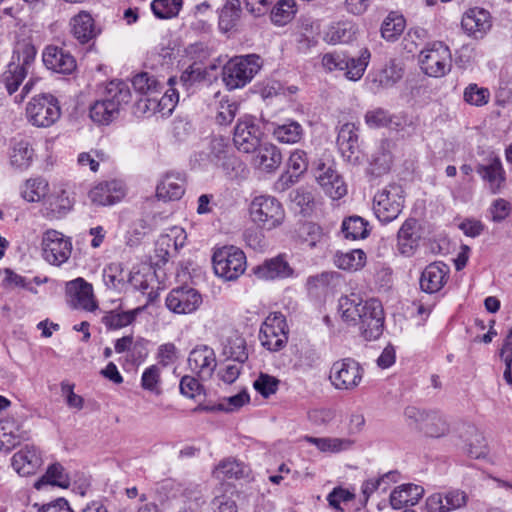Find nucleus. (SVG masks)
<instances>
[{
    "mask_svg": "<svg viewBox=\"0 0 512 512\" xmlns=\"http://www.w3.org/2000/svg\"><path fill=\"white\" fill-rule=\"evenodd\" d=\"M48 182L43 178L28 179L21 188V196L28 202H38L48 193Z\"/></svg>",
    "mask_w": 512,
    "mask_h": 512,
    "instance_id": "38",
    "label": "nucleus"
},
{
    "mask_svg": "<svg viewBox=\"0 0 512 512\" xmlns=\"http://www.w3.org/2000/svg\"><path fill=\"white\" fill-rule=\"evenodd\" d=\"M132 85L140 96H146L151 93H161L162 88L159 80L148 72H142L134 76Z\"/></svg>",
    "mask_w": 512,
    "mask_h": 512,
    "instance_id": "41",
    "label": "nucleus"
},
{
    "mask_svg": "<svg viewBox=\"0 0 512 512\" xmlns=\"http://www.w3.org/2000/svg\"><path fill=\"white\" fill-rule=\"evenodd\" d=\"M60 115L59 102L50 93L35 95L26 105V118L35 127H50L60 118Z\"/></svg>",
    "mask_w": 512,
    "mask_h": 512,
    "instance_id": "4",
    "label": "nucleus"
},
{
    "mask_svg": "<svg viewBox=\"0 0 512 512\" xmlns=\"http://www.w3.org/2000/svg\"><path fill=\"white\" fill-rule=\"evenodd\" d=\"M183 5V0H153L151 10L159 19H170L176 17Z\"/></svg>",
    "mask_w": 512,
    "mask_h": 512,
    "instance_id": "46",
    "label": "nucleus"
},
{
    "mask_svg": "<svg viewBox=\"0 0 512 512\" xmlns=\"http://www.w3.org/2000/svg\"><path fill=\"white\" fill-rule=\"evenodd\" d=\"M27 438L22 421L14 416L0 420V451L9 452Z\"/></svg>",
    "mask_w": 512,
    "mask_h": 512,
    "instance_id": "19",
    "label": "nucleus"
},
{
    "mask_svg": "<svg viewBox=\"0 0 512 512\" xmlns=\"http://www.w3.org/2000/svg\"><path fill=\"white\" fill-rule=\"evenodd\" d=\"M424 488L416 484H403L395 488L390 494V504L394 509H401L407 505H415L422 498Z\"/></svg>",
    "mask_w": 512,
    "mask_h": 512,
    "instance_id": "29",
    "label": "nucleus"
},
{
    "mask_svg": "<svg viewBox=\"0 0 512 512\" xmlns=\"http://www.w3.org/2000/svg\"><path fill=\"white\" fill-rule=\"evenodd\" d=\"M251 220L260 228L272 230L280 226L285 219L282 204L273 196L259 195L253 198L249 206Z\"/></svg>",
    "mask_w": 512,
    "mask_h": 512,
    "instance_id": "3",
    "label": "nucleus"
},
{
    "mask_svg": "<svg viewBox=\"0 0 512 512\" xmlns=\"http://www.w3.org/2000/svg\"><path fill=\"white\" fill-rule=\"evenodd\" d=\"M104 99L115 106L117 113L122 106L128 104L131 100V92L127 83L123 81H111L105 89Z\"/></svg>",
    "mask_w": 512,
    "mask_h": 512,
    "instance_id": "33",
    "label": "nucleus"
},
{
    "mask_svg": "<svg viewBox=\"0 0 512 512\" xmlns=\"http://www.w3.org/2000/svg\"><path fill=\"white\" fill-rule=\"evenodd\" d=\"M397 477L396 472H388L378 478L366 480L361 487L362 494L365 501L377 490L381 488V483L390 485L391 482H395Z\"/></svg>",
    "mask_w": 512,
    "mask_h": 512,
    "instance_id": "60",
    "label": "nucleus"
},
{
    "mask_svg": "<svg viewBox=\"0 0 512 512\" xmlns=\"http://www.w3.org/2000/svg\"><path fill=\"white\" fill-rule=\"evenodd\" d=\"M449 268L442 262L429 264L420 277V288L422 291L433 294L443 288L448 279Z\"/></svg>",
    "mask_w": 512,
    "mask_h": 512,
    "instance_id": "23",
    "label": "nucleus"
},
{
    "mask_svg": "<svg viewBox=\"0 0 512 512\" xmlns=\"http://www.w3.org/2000/svg\"><path fill=\"white\" fill-rule=\"evenodd\" d=\"M135 318V313L133 311L127 312H109L107 313L102 321L106 325V327L110 329H119L125 327L132 323Z\"/></svg>",
    "mask_w": 512,
    "mask_h": 512,
    "instance_id": "59",
    "label": "nucleus"
},
{
    "mask_svg": "<svg viewBox=\"0 0 512 512\" xmlns=\"http://www.w3.org/2000/svg\"><path fill=\"white\" fill-rule=\"evenodd\" d=\"M73 36L82 44L96 37L97 31L91 14L81 11L70 20Z\"/></svg>",
    "mask_w": 512,
    "mask_h": 512,
    "instance_id": "30",
    "label": "nucleus"
},
{
    "mask_svg": "<svg viewBox=\"0 0 512 512\" xmlns=\"http://www.w3.org/2000/svg\"><path fill=\"white\" fill-rule=\"evenodd\" d=\"M477 172L489 184L492 193L499 192L506 180L504 168L498 157L490 158L487 163L478 165Z\"/></svg>",
    "mask_w": 512,
    "mask_h": 512,
    "instance_id": "27",
    "label": "nucleus"
},
{
    "mask_svg": "<svg viewBox=\"0 0 512 512\" xmlns=\"http://www.w3.org/2000/svg\"><path fill=\"white\" fill-rule=\"evenodd\" d=\"M364 369L356 360L344 358L333 363L329 379L337 390L351 391L362 382Z\"/></svg>",
    "mask_w": 512,
    "mask_h": 512,
    "instance_id": "8",
    "label": "nucleus"
},
{
    "mask_svg": "<svg viewBox=\"0 0 512 512\" xmlns=\"http://www.w3.org/2000/svg\"><path fill=\"white\" fill-rule=\"evenodd\" d=\"M365 262L366 254L360 249L337 253L334 257L335 265L346 271H357L365 265Z\"/></svg>",
    "mask_w": 512,
    "mask_h": 512,
    "instance_id": "37",
    "label": "nucleus"
},
{
    "mask_svg": "<svg viewBox=\"0 0 512 512\" xmlns=\"http://www.w3.org/2000/svg\"><path fill=\"white\" fill-rule=\"evenodd\" d=\"M187 362L189 369L201 380L210 379L217 367L215 352L207 345H199L192 349Z\"/></svg>",
    "mask_w": 512,
    "mask_h": 512,
    "instance_id": "15",
    "label": "nucleus"
},
{
    "mask_svg": "<svg viewBox=\"0 0 512 512\" xmlns=\"http://www.w3.org/2000/svg\"><path fill=\"white\" fill-rule=\"evenodd\" d=\"M338 310L345 322L359 325L367 340H375L382 334L384 315L378 300L363 301L360 295L351 293L339 299Z\"/></svg>",
    "mask_w": 512,
    "mask_h": 512,
    "instance_id": "1",
    "label": "nucleus"
},
{
    "mask_svg": "<svg viewBox=\"0 0 512 512\" xmlns=\"http://www.w3.org/2000/svg\"><path fill=\"white\" fill-rule=\"evenodd\" d=\"M261 68L260 57L255 54L238 56L223 67V81L230 90L244 87Z\"/></svg>",
    "mask_w": 512,
    "mask_h": 512,
    "instance_id": "2",
    "label": "nucleus"
},
{
    "mask_svg": "<svg viewBox=\"0 0 512 512\" xmlns=\"http://www.w3.org/2000/svg\"><path fill=\"white\" fill-rule=\"evenodd\" d=\"M288 172L290 173L289 179L293 183V177L298 178L308 168V159L306 152L303 150H295L290 154L288 159Z\"/></svg>",
    "mask_w": 512,
    "mask_h": 512,
    "instance_id": "56",
    "label": "nucleus"
},
{
    "mask_svg": "<svg viewBox=\"0 0 512 512\" xmlns=\"http://www.w3.org/2000/svg\"><path fill=\"white\" fill-rule=\"evenodd\" d=\"M263 132L255 117L245 115L238 119L233 133V142L238 151L252 153L261 144Z\"/></svg>",
    "mask_w": 512,
    "mask_h": 512,
    "instance_id": "10",
    "label": "nucleus"
},
{
    "mask_svg": "<svg viewBox=\"0 0 512 512\" xmlns=\"http://www.w3.org/2000/svg\"><path fill=\"white\" fill-rule=\"evenodd\" d=\"M253 153L251 165L264 173L275 172L282 162L280 150L272 143H261Z\"/></svg>",
    "mask_w": 512,
    "mask_h": 512,
    "instance_id": "20",
    "label": "nucleus"
},
{
    "mask_svg": "<svg viewBox=\"0 0 512 512\" xmlns=\"http://www.w3.org/2000/svg\"><path fill=\"white\" fill-rule=\"evenodd\" d=\"M241 13V0H227L219 14V28L224 32L234 29Z\"/></svg>",
    "mask_w": 512,
    "mask_h": 512,
    "instance_id": "36",
    "label": "nucleus"
},
{
    "mask_svg": "<svg viewBox=\"0 0 512 512\" xmlns=\"http://www.w3.org/2000/svg\"><path fill=\"white\" fill-rule=\"evenodd\" d=\"M461 27L467 36L482 39L492 27L490 13L483 8H470L462 16Z\"/></svg>",
    "mask_w": 512,
    "mask_h": 512,
    "instance_id": "16",
    "label": "nucleus"
},
{
    "mask_svg": "<svg viewBox=\"0 0 512 512\" xmlns=\"http://www.w3.org/2000/svg\"><path fill=\"white\" fill-rule=\"evenodd\" d=\"M161 371L157 365H151L146 368L141 377V386L144 390L150 391L156 395L161 394Z\"/></svg>",
    "mask_w": 512,
    "mask_h": 512,
    "instance_id": "55",
    "label": "nucleus"
},
{
    "mask_svg": "<svg viewBox=\"0 0 512 512\" xmlns=\"http://www.w3.org/2000/svg\"><path fill=\"white\" fill-rule=\"evenodd\" d=\"M298 234L302 243L306 244L310 248L316 247L324 239L322 228L313 222L302 224L299 228Z\"/></svg>",
    "mask_w": 512,
    "mask_h": 512,
    "instance_id": "51",
    "label": "nucleus"
},
{
    "mask_svg": "<svg viewBox=\"0 0 512 512\" xmlns=\"http://www.w3.org/2000/svg\"><path fill=\"white\" fill-rule=\"evenodd\" d=\"M499 358L504 364L503 378L512 387V329L499 350Z\"/></svg>",
    "mask_w": 512,
    "mask_h": 512,
    "instance_id": "53",
    "label": "nucleus"
},
{
    "mask_svg": "<svg viewBox=\"0 0 512 512\" xmlns=\"http://www.w3.org/2000/svg\"><path fill=\"white\" fill-rule=\"evenodd\" d=\"M65 293L70 307L92 312L98 308L93 286L79 277L66 283Z\"/></svg>",
    "mask_w": 512,
    "mask_h": 512,
    "instance_id": "12",
    "label": "nucleus"
},
{
    "mask_svg": "<svg viewBox=\"0 0 512 512\" xmlns=\"http://www.w3.org/2000/svg\"><path fill=\"white\" fill-rule=\"evenodd\" d=\"M357 128L353 123H345L341 126L337 143L344 157L350 162H357L358 156V135Z\"/></svg>",
    "mask_w": 512,
    "mask_h": 512,
    "instance_id": "28",
    "label": "nucleus"
},
{
    "mask_svg": "<svg viewBox=\"0 0 512 512\" xmlns=\"http://www.w3.org/2000/svg\"><path fill=\"white\" fill-rule=\"evenodd\" d=\"M490 91L487 88L479 87L475 83L469 84L463 93V99L466 103L473 106H484L490 100Z\"/></svg>",
    "mask_w": 512,
    "mask_h": 512,
    "instance_id": "54",
    "label": "nucleus"
},
{
    "mask_svg": "<svg viewBox=\"0 0 512 512\" xmlns=\"http://www.w3.org/2000/svg\"><path fill=\"white\" fill-rule=\"evenodd\" d=\"M126 274L120 263H111L103 270V281L107 288L121 291L125 286Z\"/></svg>",
    "mask_w": 512,
    "mask_h": 512,
    "instance_id": "43",
    "label": "nucleus"
},
{
    "mask_svg": "<svg viewBox=\"0 0 512 512\" xmlns=\"http://www.w3.org/2000/svg\"><path fill=\"white\" fill-rule=\"evenodd\" d=\"M117 114L115 106L107 102L104 98L96 101L90 108L91 119L99 124H108Z\"/></svg>",
    "mask_w": 512,
    "mask_h": 512,
    "instance_id": "48",
    "label": "nucleus"
},
{
    "mask_svg": "<svg viewBox=\"0 0 512 512\" xmlns=\"http://www.w3.org/2000/svg\"><path fill=\"white\" fill-rule=\"evenodd\" d=\"M253 272L259 279L274 280L291 276L293 269L282 256H277L254 267Z\"/></svg>",
    "mask_w": 512,
    "mask_h": 512,
    "instance_id": "26",
    "label": "nucleus"
},
{
    "mask_svg": "<svg viewBox=\"0 0 512 512\" xmlns=\"http://www.w3.org/2000/svg\"><path fill=\"white\" fill-rule=\"evenodd\" d=\"M126 194L124 184L119 180L103 181L89 191V199L99 206L113 205L121 201Z\"/></svg>",
    "mask_w": 512,
    "mask_h": 512,
    "instance_id": "17",
    "label": "nucleus"
},
{
    "mask_svg": "<svg viewBox=\"0 0 512 512\" xmlns=\"http://www.w3.org/2000/svg\"><path fill=\"white\" fill-rule=\"evenodd\" d=\"M47 203L51 213L57 218L65 215L73 207V199L63 188H60L50 195L47 199Z\"/></svg>",
    "mask_w": 512,
    "mask_h": 512,
    "instance_id": "39",
    "label": "nucleus"
},
{
    "mask_svg": "<svg viewBox=\"0 0 512 512\" xmlns=\"http://www.w3.org/2000/svg\"><path fill=\"white\" fill-rule=\"evenodd\" d=\"M421 228L416 219H407L400 227L397 235L398 251L404 256H412L419 246Z\"/></svg>",
    "mask_w": 512,
    "mask_h": 512,
    "instance_id": "22",
    "label": "nucleus"
},
{
    "mask_svg": "<svg viewBox=\"0 0 512 512\" xmlns=\"http://www.w3.org/2000/svg\"><path fill=\"white\" fill-rule=\"evenodd\" d=\"M316 180L324 192L333 200H338L347 194L346 184L331 165L327 166L325 163H319Z\"/></svg>",
    "mask_w": 512,
    "mask_h": 512,
    "instance_id": "18",
    "label": "nucleus"
},
{
    "mask_svg": "<svg viewBox=\"0 0 512 512\" xmlns=\"http://www.w3.org/2000/svg\"><path fill=\"white\" fill-rule=\"evenodd\" d=\"M405 25L403 16L390 14L382 23L381 35L385 40L394 42L403 33Z\"/></svg>",
    "mask_w": 512,
    "mask_h": 512,
    "instance_id": "45",
    "label": "nucleus"
},
{
    "mask_svg": "<svg viewBox=\"0 0 512 512\" xmlns=\"http://www.w3.org/2000/svg\"><path fill=\"white\" fill-rule=\"evenodd\" d=\"M403 76L402 68L395 62H391L381 70L378 75V81L383 87H391L396 84Z\"/></svg>",
    "mask_w": 512,
    "mask_h": 512,
    "instance_id": "61",
    "label": "nucleus"
},
{
    "mask_svg": "<svg viewBox=\"0 0 512 512\" xmlns=\"http://www.w3.org/2000/svg\"><path fill=\"white\" fill-rule=\"evenodd\" d=\"M245 467L234 459H226L219 463L214 470V475L220 480L238 479L244 476Z\"/></svg>",
    "mask_w": 512,
    "mask_h": 512,
    "instance_id": "47",
    "label": "nucleus"
},
{
    "mask_svg": "<svg viewBox=\"0 0 512 512\" xmlns=\"http://www.w3.org/2000/svg\"><path fill=\"white\" fill-rule=\"evenodd\" d=\"M43 464V453L34 444L22 446L11 459L13 469L21 476L36 474Z\"/></svg>",
    "mask_w": 512,
    "mask_h": 512,
    "instance_id": "14",
    "label": "nucleus"
},
{
    "mask_svg": "<svg viewBox=\"0 0 512 512\" xmlns=\"http://www.w3.org/2000/svg\"><path fill=\"white\" fill-rule=\"evenodd\" d=\"M259 339L269 351H279L288 341V326L285 316L279 312L269 314L261 325Z\"/></svg>",
    "mask_w": 512,
    "mask_h": 512,
    "instance_id": "9",
    "label": "nucleus"
},
{
    "mask_svg": "<svg viewBox=\"0 0 512 512\" xmlns=\"http://www.w3.org/2000/svg\"><path fill=\"white\" fill-rule=\"evenodd\" d=\"M42 255L50 264L59 266L65 263L72 252L70 238L57 230H47L42 236Z\"/></svg>",
    "mask_w": 512,
    "mask_h": 512,
    "instance_id": "11",
    "label": "nucleus"
},
{
    "mask_svg": "<svg viewBox=\"0 0 512 512\" xmlns=\"http://www.w3.org/2000/svg\"><path fill=\"white\" fill-rule=\"evenodd\" d=\"M449 431L446 419L438 412H430L423 432L430 437H441Z\"/></svg>",
    "mask_w": 512,
    "mask_h": 512,
    "instance_id": "52",
    "label": "nucleus"
},
{
    "mask_svg": "<svg viewBox=\"0 0 512 512\" xmlns=\"http://www.w3.org/2000/svg\"><path fill=\"white\" fill-rule=\"evenodd\" d=\"M215 120L219 125L227 126L236 117L239 105L236 101H232L228 98H222L219 100L216 107Z\"/></svg>",
    "mask_w": 512,
    "mask_h": 512,
    "instance_id": "50",
    "label": "nucleus"
},
{
    "mask_svg": "<svg viewBox=\"0 0 512 512\" xmlns=\"http://www.w3.org/2000/svg\"><path fill=\"white\" fill-rule=\"evenodd\" d=\"M303 134L301 125L292 121L283 125H278L273 130L274 137L282 143H296Z\"/></svg>",
    "mask_w": 512,
    "mask_h": 512,
    "instance_id": "49",
    "label": "nucleus"
},
{
    "mask_svg": "<svg viewBox=\"0 0 512 512\" xmlns=\"http://www.w3.org/2000/svg\"><path fill=\"white\" fill-rule=\"evenodd\" d=\"M27 76L20 66L8 65V69L2 75V82L9 94L14 93L24 78Z\"/></svg>",
    "mask_w": 512,
    "mask_h": 512,
    "instance_id": "57",
    "label": "nucleus"
},
{
    "mask_svg": "<svg viewBox=\"0 0 512 512\" xmlns=\"http://www.w3.org/2000/svg\"><path fill=\"white\" fill-rule=\"evenodd\" d=\"M160 93H151L146 96H140L135 103V114L152 115L159 114L158 98Z\"/></svg>",
    "mask_w": 512,
    "mask_h": 512,
    "instance_id": "58",
    "label": "nucleus"
},
{
    "mask_svg": "<svg viewBox=\"0 0 512 512\" xmlns=\"http://www.w3.org/2000/svg\"><path fill=\"white\" fill-rule=\"evenodd\" d=\"M369 59L370 52L367 49L363 50L357 59L346 58L347 67L342 68V70L345 71L346 78L351 81H358L361 79L367 68Z\"/></svg>",
    "mask_w": 512,
    "mask_h": 512,
    "instance_id": "42",
    "label": "nucleus"
},
{
    "mask_svg": "<svg viewBox=\"0 0 512 512\" xmlns=\"http://www.w3.org/2000/svg\"><path fill=\"white\" fill-rule=\"evenodd\" d=\"M185 193V179L179 173H167L156 187V196L159 200H179Z\"/></svg>",
    "mask_w": 512,
    "mask_h": 512,
    "instance_id": "25",
    "label": "nucleus"
},
{
    "mask_svg": "<svg viewBox=\"0 0 512 512\" xmlns=\"http://www.w3.org/2000/svg\"><path fill=\"white\" fill-rule=\"evenodd\" d=\"M404 206L403 189L391 184L379 191L373 199V210L376 217L384 223L395 220Z\"/></svg>",
    "mask_w": 512,
    "mask_h": 512,
    "instance_id": "7",
    "label": "nucleus"
},
{
    "mask_svg": "<svg viewBox=\"0 0 512 512\" xmlns=\"http://www.w3.org/2000/svg\"><path fill=\"white\" fill-rule=\"evenodd\" d=\"M217 276L227 281L236 280L246 270V256L235 246H223L215 250L212 257Z\"/></svg>",
    "mask_w": 512,
    "mask_h": 512,
    "instance_id": "5",
    "label": "nucleus"
},
{
    "mask_svg": "<svg viewBox=\"0 0 512 512\" xmlns=\"http://www.w3.org/2000/svg\"><path fill=\"white\" fill-rule=\"evenodd\" d=\"M305 440L316 446L317 449L324 453H339L342 451L349 450L354 441L349 438H337V437H305Z\"/></svg>",
    "mask_w": 512,
    "mask_h": 512,
    "instance_id": "34",
    "label": "nucleus"
},
{
    "mask_svg": "<svg viewBox=\"0 0 512 512\" xmlns=\"http://www.w3.org/2000/svg\"><path fill=\"white\" fill-rule=\"evenodd\" d=\"M207 149V156L214 165L227 171L233 168L236 158L232 154L227 138L222 136L213 137Z\"/></svg>",
    "mask_w": 512,
    "mask_h": 512,
    "instance_id": "24",
    "label": "nucleus"
},
{
    "mask_svg": "<svg viewBox=\"0 0 512 512\" xmlns=\"http://www.w3.org/2000/svg\"><path fill=\"white\" fill-rule=\"evenodd\" d=\"M37 50L30 40L19 41L14 49L11 65L20 66L28 74L34 65Z\"/></svg>",
    "mask_w": 512,
    "mask_h": 512,
    "instance_id": "35",
    "label": "nucleus"
},
{
    "mask_svg": "<svg viewBox=\"0 0 512 512\" xmlns=\"http://www.w3.org/2000/svg\"><path fill=\"white\" fill-rule=\"evenodd\" d=\"M34 151L26 140L13 141L10 152L9 160L10 165L18 170L27 169L33 160Z\"/></svg>",
    "mask_w": 512,
    "mask_h": 512,
    "instance_id": "31",
    "label": "nucleus"
},
{
    "mask_svg": "<svg viewBox=\"0 0 512 512\" xmlns=\"http://www.w3.org/2000/svg\"><path fill=\"white\" fill-rule=\"evenodd\" d=\"M42 58L44 65L56 73L70 74L76 68L74 57L58 46H47L43 51Z\"/></svg>",
    "mask_w": 512,
    "mask_h": 512,
    "instance_id": "21",
    "label": "nucleus"
},
{
    "mask_svg": "<svg viewBox=\"0 0 512 512\" xmlns=\"http://www.w3.org/2000/svg\"><path fill=\"white\" fill-rule=\"evenodd\" d=\"M465 451L474 459L484 457L487 454L485 438L479 433L472 434L465 445Z\"/></svg>",
    "mask_w": 512,
    "mask_h": 512,
    "instance_id": "62",
    "label": "nucleus"
},
{
    "mask_svg": "<svg viewBox=\"0 0 512 512\" xmlns=\"http://www.w3.org/2000/svg\"><path fill=\"white\" fill-rule=\"evenodd\" d=\"M296 13L295 0H280L271 10V20L278 26L290 22Z\"/></svg>",
    "mask_w": 512,
    "mask_h": 512,
    "instance_id": "44",
    "label": "nucleus"
},
{
    "mask_svg": "<svg viewBox=\"0 0 512 512\" xmlns=\"http://www.w3.org/2000/svg\"><path fill=\"white\" fill-rule=\"evenodd\" d=\"M202 304L201 294L191 287H179L171 290L166 297L167 308L177 314H190Z\"/></svg>",
    "mask_w": 512,
    "mask_h": 512,
    "instance_id": "13",
    "label": "nucleus"
},
{
    "mask_svg": "<svg viewBox=\"0 0 512 512\" xmlns=\"http://www.w3.org/2000/svg\"><path fill=\"white\" fill-rule=\"evenodd\" d=\"M253 385L258 393L267 398L276 393L278 390L279 380L274 376L261 373L254 381Z\"/></svg>",
    "mask_w": 512,
    "mask_h": 512,
    "instance_id": "63",
    "label": "nucleus"
},
{
    "mask_svg": "<svg viewBox=\"0 0 512 512\" xmlns=\"http://www.w3.org/2000/svg\"><path fill=\"white\" fill-rule=\"evenodd\" d=\"M57 486L60 488H67L70 485V480L65 472L63 466L59 463L50 465L45 474L35 481L34 487L37 490H42L46 486Z\"/></svg>",
    "mask_w": 512,
    "mask_h": 512,
    "instance_id": "32",
    "label": "nucleus"
},
{
    "mask_svg": "<svg viewBox=\"0 0 512 512\" xmlns=\"http://www.w3.org/2000/svg\"><path fill=\"white\" fill-rule=\"evenodd\" d=\"M207 72L199 63L190 65L180 76V82L186 88L190 87L196 82H200L206 78Z\"/></svg>",
    "mask_w": 512,
    "mask_h": 512,
    "instance_id": "64",
    "label": "nucleus"
},
{
    "mask_svg": "<svg viewBox=\"0 0 512 512\" xmlns=\"http://www.w3.org/2000/svg\"><path fill=\"white\" fill-rule=\"evenodd\" d=\"M419 63L426 75L435 78L443 77L452 67L451 51L443 42L430 43L420 52Z\"/></svg>",
    "mask_w": 512,
    "mask_h": 512,
    "instance_id": "6",
    "label": "nucleus"
},
{
    "mask_svg": "<svg viewBox=\"0 0 512 512\" xmlns=\"http://www.w3.org/2000/svg\"><path fill=\"white\" fill-rule=\"evenodd\" d=\"M368 222L360 216H350L342 223V232L346 239H364L368 236Z\"/></svg>",
    "mask_w": 512,
    "mask_h": 512,
    "instance_id": "40",
    "label": "nucleus"
}]
</instances>
